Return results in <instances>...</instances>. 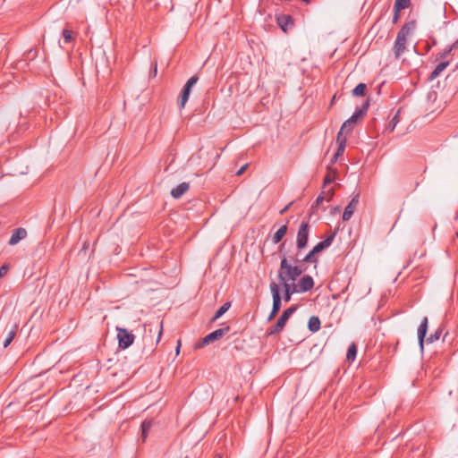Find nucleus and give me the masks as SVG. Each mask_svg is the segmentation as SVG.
<instances>
[{
  "mask_svg": "<svg viewBox=\"0 0 458 458\" xmlns=\"http://www.w3.org/2000/svg\"><path fill=\"white\" fill-rule=\"evenodd\" d=\"M293 257L289 259L284 255L278 270L277 277L281 283H295L297 278L304 272L301 266L293 264Z\"/></svg>",
  "mask_w": 458,
  "mask_h": 458,
  "instance_id": "obj_1",
  "label": "nucleus"
},
{
  "mask_svg": "<svg viewBox=\"0 0 458 458\" xmlns=\"http://www.w3.org/2000/svg\"><path fill=\"white\" fill-rule=\"evenodd\" d=\"M414 26V21L406 22L398 31L393 47V51L396 59H399L405 52L408 38L413 30Z\"/></svg>",
  "mask_w": 458,
  "mask_h": 458,
  "instance_id": "obj_2",
  "label": "nucleus"
},
{
  "mask_svg": "<svg viewBox=\"0 0 458 458\" xmlns=\"http://www.w3.org/2000/svg\"><path fill=\"white\" fill-rule=\"evenodd\" d=\"M369 107V102H366L362 107L359 110H356L354 114L347 119L342 125L340 131L338 133H341L344 135L349 134L352 131L354 125L362 119V117L365 115L367 110Z\"/></svg>",
  "mask_w": 458,
  "mask_h": 458,
  "instance_id": "obj_3",
  "label": "nucleus"
},
{
  "mask_svg": "<svg viewBox=\"0 0 458 458\" xmlns=\"http://www.w3.org/2000/svg\"><path fill=\"white\" fill-rule=\"evenodd\" d=\"M296 310V306H291L287 310H285L278 318L277 322L268 329V335H271L280 333L285 327L291 315L293 314Z\"/></svg>",
  "mask_w": 458,
  "mask_h": 458,
  "instance_id": "obj_4",
  "label": "nucleus"
},
{
  "mask_svg": "<svg viewBox=\"0 0 458 458\" xmlns=\"http://www.w3.org/2000/svg\"><path fill=\"white\" fill-rule=\"evenodd\" d=\"M269 288L273 298V307L267 318L268 321L272 320L281 309V295L279 285L276 283L272 282L269 285Z\"/></svg>",
  "mask_w": 458,
  "mask_h": 458,
  "instance_id": "obj_5",
  "label": "nucleus"
},
{
  "mask_svg": "<svg viewBox=\"0 0 458 458\" xmlns=\"http://www.w3.org/2000/svg\"><path fill=\"white\" fill-rule=\"evenodd\" d=\"M230 330V327L228 326L218 328L212 333L207 335L205 337H203L199 343L196 344V348H202L205 345H208L216 340L221 339L226 333H228Z\"/></svg>",
  "mask_w": 458,
  "mask_h": 458,
  "instance_id": "obj_6",
  "label": "nucleus"
},
{
  "mask_svg": "<svg viewBox=\"0 0 458 458\" xmlns=\"http://www.w3.org/2000/svg\"><path fill=\"white\" fill-rule=\"evenodd\" d=\"M118 346L121 349H126L133 344L134 335L125 328L116 327Z\"/></svg>",
  "mask_w": 458,
  "mask_h": 458,
  "instance_id": "obj_7",
  "label": "nucleus"
},
{
  "mask_svg": "<svg viewBox=\"0 0 458 458\" xmlns=\"http://www.w3.org/2000/svg\"><path fill=\"white\" fill-rule=\"evenodd\" d=\"M310 225L306 222H302L297 233L296 246L299 250L304 249L308 244Z\"/></svg>",
  "mask_w": 458,
  "mask_h": 458,
  "instance_id": "obj_8",
  "label": "nucleus"
},
{
  "mask_svg": "<svg viewBox=\"0 0 458 458\" xmlns=\"http://www.w3.org/2000/svg\"><path fill=\"white\" fill-rule=\"evenodd\" d=\"M198 81H199L198 75H193L185 83V85L182 90L181 98H180V102H179L180 108H183L185 106V105L189 99L191 88L197 83Z\"/></svg>",
  "mask_w": 458,
  "mask_h": 458,
  "instance_id": "obj_9",
  "label": "nucleus"
},
{
  "mask_svg": "<svg viewBox=\"0 0 458 458\" xmlns=\"http://www.w3.org/2000/svg\"><path fill=\"white\" fill-rule=\"evenodd\" d=\"M359 198V194H355L351 199V201L348 203V205L345 207L342 216L344 221H348L351 219L352 216L353 215L358 207Z\"/></svg>",
  "mask_w": 458,
  "mask_h": 458,
  "instance_id": "obj_10",
  "label": "nucleus"
},
{
  "mask_svg": "<svg viewBox=\"0 0 458 458\" xmlns=\"http://www.w3.org/2000/svg\"><path fill=\"white\" fill-rule=\"evenodd\" d=\"M295 285L300 293H306L314 287V280L310 275H305Z\"/></svg>",
  "mask_w": 458,
  "mask_h": 458,
  "instance_id": "obj_11",
  "label": "nucleus"
},
{
  "mask_svg": "<svg viewBox=\"0 0 458 458\" xmlns=\"http://www.w3.org/2000/svg\"><path fill=\"white\" fill-rule=\"evenodd\" d=\"M317 252H314L312 249L305 257L301 258L300 252H297L294 257H293V263H313L315 265L318 264V259L316 257Z\"/></svg>",
  "mask_w": 458,
  "mask_h": 458,
  "instance_id": "obj_12",
  "label": "nucleus"
},
{
  "mask_svg": "<svg viewBox=\"0 0 458 458\" xmlns=\"http://www.w3.org/2000/svg\"><path fill=\"white\" fill-rule=\"evenodd\" d=\"M276 21L279 27L286 32L293 26V19L291 15L281 14L276 17Z\"/></svg>",
  "mask_w": 458,
  "mask_h": 458,
  "instance_id": "obj_13",
  "label": "nucleus"
},
{
  "mask_svg": "<svg viewBox=\"0 0 458 458\" xmlns=\"http://www.w3.org/2000/svg\"><path fill=\"white\" fill-rule=\"evenodd\" d=\"M27 237V231L23 227H19L13 231L9 240V245H16L20 241Z\"/></svg>",
  "mask_w": 458,
  "mask_h": 458,
  "instance_id": "obj_14",
  "label": "nucleus"
},
{
  "mask_svg": "<svg viewBox=\"0 0 458 458\" xmlns=\"http://www.w3.org/2000/svg\"><path fill=\"white\" fill-rule=\"evenodd\" d=\"M284 288V299L286 302L291 301L293 293H300L295 283H281Z\"/></svg>",
  "mask_w": 458,
  "mask_h": 458,
  "instance_id": "obj_15",
  "label": "nucleus"
},
{
  "mask_svg": "<svg viewBox=\"0 0 458 458\" xmlns=\"http://www.w3.org/2000/svg\"><path fill=\"white\" fill-rule=\"evenodd\" d=\"M427 331H428V318L425 317V318H423V319L421 320V322L418 327V341H419V344L421 349H423V343H424V338L426 336Z\"/></svg>",
  "mask_w": 458,
  "mask_h": 458,
  "instance_id": "obj_16",
  "label": "nucleus"
},
{
  "mask_svg": "<svg viewBox=\"0 0 458 458\" xmlns=\"http://www.w3.org/2000/svg\"><path fill=\"white\" fill-rule=\"evenodd\" d=\"M346 140H347L346 137H344L341 133L337 134L336 141L338 143V148H337V151L335 152V154L334 155L333 161H335L338 158V157H340L344 154V149H345Z\"/></svg>",
  "mask_w": 458,
  "mask_h": 458,
  "instance_id": "obj_17",
  "label": "nucleus"
},
{
  "mask_svg": "<svg viewBox=\"0 0 458 458\" xmlns=\"http://www.w3.org/2000/svg\"><path fill=\"white\" fill-rule=\"evenodd\" d=\"M190 185L188 182H182L178 184L175 188L172 189L171 195L174 199L181 198L185 192L188 191Z\"/></svg>",
  "mask_w": 458,
  "mask_h": 458,
  "instance_id": "obj_18",
  "label": "nucleus"
},
{
  "mask_svg": "<svg viewBox=\"0 0 458 458\" xmlns=\"http://www.w3.org/2000/svg\"><path fill=\"white\" fill-rule=\"evenodd\" d=\"M335 233H332L331 235H329L327 238H326L325 240L319 242L317 245L314 246L313 250H314V252H320L322 251L323 250H325L326 248L329 247L335 238Z\"/></svg>",
  "mask_w": 458,
  "mask_h": 458,
  "instance_id": "obj_19",
  "label": "nucleus"
},
{
  "mask_svg": "<svg viewBox=\"0 0 458 458\" xmlns=\"http://www.w3.org/2000/svg\"><path fill=\"white\" fill-rule=\"evenodd\" d=\"M448 61L441 62L440 64H438L433 70V72L430 73L429 80L433 81L436 78H437L440 75V73L448 66Z\"/></svg>",
  "mask_w": 458,
  "mask_h": 458,
  "instance_id": "obj_20",
  "label": "nucleus"
},
{
  "mask_svg": "<svg viewBox=\"0 0 458 458\" xmlns=\"http://www.w3.org/2000/svg\"><path fill=\"white\" fill-rule=\"evenodd\" d=\"M287 225H282L274 234L273 236V242L274 243H278L279 242L282 241V239L284 237V235L286 234L287 233Z\"/></svg>",
  "mask_w": 458,
  "mask_h": 458,
  "instance_id": "obj_21",
  "label": "nucleus"
},
{
  "mask_svg": "<svg viewBox=\"0 0 458 458\" xmlns=\"http://www.w3.org/2000/svg\"><path fill=\"white\" fill-rule=\"evenodd\" d=\"M152 425H153V421L151 420H145L141 423V437H142L143 441H145L147 439L148 431L150 430Z\"/></svg>",
  "mask_w": 458,
  "mask_h": 458,
  "instance_id": "obj_22",
  "label": "nucleus"
},
{
  "mask_svg": "<svg viewBox=\"0 0 458 458\" xmlns=\"http://www.w3.org/2000/svg\"><path fill=\"white\" fill-rule=\"evenodd\" d=\"M308 327H309V329L311 331V332H317L319 330L320 328V320L318 317H311L310 319H309V324H308Z\"/></svg>",
  "mask_w": 458,
  "mask_h": 458,
  "instance_id": "obj_23",
  "label": "nucleus"
},
{
  "mask_svg": "<svg viewBox=\"0 0 458 458\" xmlns=\"http://www.w3.org/2000/svg\"><path fill=\"white\" fill-rule=\"evenodd\" d=\"M17 326L13 325L11 328V330L8 332L6 338L4 339L3 345L4 348H6L10 345V344L13 342L15 335H16Z\"/></svg>",
  "mask_w": 458,
  "mask_h": 458,
  "instance_id": "obj_24",
  "label": "nucleus"
},
{
  "mask_svg": "<svg viewBox=\"0 0 458 458\" xmlns=\"http://www.w3.org/2000/svg\"><path fill=\"white\" fill-rule=\"evenodd\" d=\"M400 113H401V109H398L395 113V114L393 116V118L391 119V121L389 122V124L387 126V130L392 132L394 128L396 127V125L398 124V123L400 122V118H399V115H400Z\"/></svg>",
  "mask_w": 458,
  "mask_h": 458,
  "instance_id": "obj_25",
  "label": "nucleus"
},
{
  "mask_svg": "<svg viewBox=\"0 0 458 458\" xmlns=\"http://www.w3.org/2000/svg\"><path fill=\"white\" fill-rule=\"evenodd\" d=\"M231 307V302L227 301L224 303L216 312L213 320H216L221 316H223Z\"/></svg>",
  "mask_w": 458,
  "mask_h": 458,
  "instance_id": "obj_26",
  "label": "nucleus"
},
{
  "mask_svg": "<svg viewBox=\"0 0 458 458\" xmlns=\"http://www.w3.org/2000/svg\"><path fill=\"white\" fill-rule=\"evenodd\" d=\"M367 86L364 83H359L352 90V95L356 97L365 96Z\"/></svg>",
  "mask_w": 458,
  "mask_h": 458,
  "instance_id": "obj_27",
  "label": "nucleus"
},
{
  "mask_svg": "<svg viewBox=\"0 0 458 458\" xmlns=\"http://www.w3.org/2000/svg\"><path fill=\"white\" fill-rule=\"evenodd\" d=\"M356 354H357V346L354 343L351 344L349 348H348V351H347V354H346V359L348 360H354L355 358H356Z\"/></svg>",
  "mask_w": 458,
  "mask_h": 458,
  "instance_id": "obj_28",
  "label": "nucleus"
},
{
  "mask_svg": "<svg viewBox=\"0 0 458 458\" xmlns=\"http://www.w3.org/2000/svg\"><path fill=\"white\" fill-rule=\"evenodd\" d=\"M409 4L410 0H395L394 9L396 10V12H400L401 10L407 8Z\"/></svg>",
  "mask_w": 458,
  "mask_h": 458,
  "instance_id": "obj_29",
  "label": "nucleus"
},
{
  "mask_svg": "<svg viewBox=\"0 0 458 458\" xmlns=\"http://www.w3.org/2000/svg\"><path fill=\"white\" fill-rule=\"evenodd\" d=\"M62 35L64 37V42L65 43H69L71 42L72 40H73V37H72V31L70 30H67V29H64L62 32Z\"/></svg>",
  "mask_w": 458,
  "mask_h": 458,
  "instance_id": "obj_30",
  "label": "nucleus"
},
{
  "mask_svg": "<svg viewBox=\"0 0 458 458\" xmlns=\"http://www.w3.org/2000/svg\"><path fill=\"white\" fill-rule=\"evenodd\" d=\"M335 180V175H333L332 174L328 173L325 178H324V186H326L327 184H329L331 182H333Z\"/></svg>",
  "mask_w": 458,
  "mask_h": 458,
  "instance_id": "obj_31",
  "label": "nucleus"
},
{
  "mask_svg": "<svg viewBox=\"0 0 458 458\" xmlns=\"http://www.w3.org/2000/svg\"><path fill=\"white\" fill-rule=\"evenodd\" d=\"M440 336V332L437 331L434 335H431L429 337L427 338L428 343H433L434 341L437 340Z\"/></svg>",
  "mask_w": 458,
  "mask_h": 458,
  "instance_id": "obj_32",
  "label": "nucleus"
},
{
  "mask_svg": "<svg viewBox=\"0 0 458 458\" xmlns=\"http://www.w3.org/2000/svg\"><path fill=\"white\" fill-rule=\"evenodd\" d=\"M451 52H452V48H449V47L445 48L443 52H441L439 54V58H441V59L446 58L451 54Z\"/></svg>",
  "mask_w": 458,
  "mask_h": 458,
  "instance_id": "obj_33",
  "label": "nucleus"
},
{
  "mask_svg": "<svg viewBox=\"0 0 458 458\" xmlns=\"http://www.w3.org/2000/svg\"><path fill=\"white\" fill-rule=\"evenodd\" d=\"M334 196V189H329L327 192H325V198L327 199V201H330V199Z\"/></svg>",
  "mask_w": 458,
  "mask_h": 458,
  "instance_id": "obj_34",
  "label": "nucleus"
},
{
  "mask_svg": "<svg viewBox=\"0 0 458 458\" xmlns=\"http://www.w3.org/2000/svg\"><path fill=\"white\" fill-rule=\"evenodd\" d=\"M249 166V164H245L243 165L237 172H236V175L237 176H241L244 174V172L246 171V169L248 168Z\"/></svg>",
  "mask_w": 458,
  "mask_h": 458,
  "instance_id": "obj_35",
  "label": "nucleus"
},
{
  "mask_svg": "<svg viewBox=\"0 0 458 458\" xmlns=\"http://www.w3.org/2000/svg\"><path fill=\"white\" fill-rule=\"evenodd\" d=\"M325 199V192H322L320 195L318 196L317 199H316V205L318 206L320 205L323 200Z\"/></svg>",
  "mask_w": 458,
  "mask_h": 458,
  "instance_id": "obj_36",
  "label": "nucleus"
},
{
  "mask_svg": "<svg viewBox=\"0 0 458 458\" xmlns=\"http://www.w3.org/2000/svg\"><path fill=\"white\" fill-rule=\"evenodd\" d=\"M400 12H396V10L394 9V16H393V22L396 23L400 18Z\"/></svg>",
  "mask_w": 458,
  "mask_h": 458,
  "instance_id": "obj_37",
  "label": "nucleus"
},
{
  "mask_svg": "<svg viewBox=\"0 0 458 458\" xmlns=\"http://www.w3.org/2000/svg\"><path fill=\"white\" fill-rule=\"evenodd\" d=\"M8 271V267L7 266H2L0 267V277L4 276Z\"/></svg>",
  "mask_w": 458,
  "mask_h": 458,
  "instance_id": "obj_38",
  "label": "nucleus"
},
{
  "mask_svg": "<svg viewBox=\"0 0 458 458\" xmlns=\"http://www.w3.org/2000/svg\"><path fill=\"white\" fill-rule=\"evenodd\" d=\"M458 47V40L454 41L450 47L449 48H452V51L455 48Z\"/></svg>",
  "mask_w": 458,
  "mask_h": 458,
  "instance_id": "obj_39",
  "label": "nucleus"
},
{
  "mask_svg": "<svg viewBox=\"0 0 458 458\" xmlns=\"http://www.w3.org/2000/svg\"><path fill=\"white\" fill-rule=\"evenodd\" d=\"M162 332H163V325L161 324V326H160V330H159V332H158L157 342H158V341L160 340V338H161Z\"/></svg>",
  "mask_w": 458,
  "mask_h": 458,
  "instance_id": "obj_40",
  "label": "nucleus"
},
{
  "mask_svg": "<svg viewBox=\"0 0 458 458\" xmlns=\"http://www.w3.org/2000/svg\"><path fill=\"white\" fill-rule=\"evenodd\" d=\"M157 72V64H155L153 71H152L153 76H156Z\"/></svg>",
  "mask_w": 458,
  "mask_h": 458,
  "instance_id": "obj_41",
  "label": "nucleus"
},
{
  "mask_svg": "<svg viewBox=\"0 0 458 458\" xmlns=\"http://www.w3.org/2000/svg\"><path fill=\"white\" fill-rule=\"evenodd\" d=\"M289 206H286L285 208H284L281 211H280V214L283 215L284 212H286V210L288 209Z\"/></svg>",
  "mask_w": 458,
  "mask_h": 458,
  "instance_id": "obj_42",
  "label": "nucleus"
},
{
  "mask_svg": "<svg viewBox=\"0 0 458 458\" xmlns=\"http://www.w3.org/2000/svg\"><path fill=\"white\" fill-rule=\"evenodd\" d=\"M180 346H181V343H180V341H179V342H178V345H177V347H176V352H177V353L179 352Z\"/></svg>",
  "mask_w": 458,
  "mask_h": 458,
  "instance_id": "obj_43",
  "label": "nucleus"
},
{
  "mask_svg": "<svg viewBox=\"0 0 458 458\" xmlns=\"http://www.w3.org/2000/svg\"><path fill=\"white\" fill-rule=\"evenodd\" d=\"M302 2H305L307 4H309L310 2V0H301Z\"/></svg>",
  "mask_w": 458,
  "mask_h": 458,
  "instance_id": "obj_44",
  "label": "nucleus"
},
{
  "mask_svg": "<svg viewBox=\"0 0 458 458\" xmlns=\"http://www.w3.org/2000/svg\"><path fill=\"white\" fill-rule=\"evenodd\" d=\"M214 458H222L220 455L216 456V457H214Z\"/></svg>",
  "mask_w": 458,
  "mask_h": 458,
  "instance_id": "obj_45",
  "label": "nucleus"
}]
</instances>
